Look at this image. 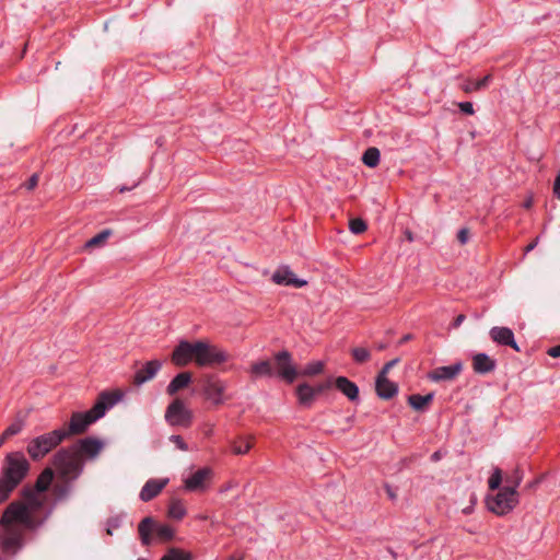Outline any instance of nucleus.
<instances>
[{
  "label": "nucleus",
  "mask_w": 560,
  "mask_h": 560,
  "mask_svg": "<svg viewBox=\"0 0 560 560\" xmlns=\"http://www.w3.org/2000/svg\"><path fill=\"white\" fill-rule=\"evenodd\" d=\"M491 339L501 346H509L515 351L520 352L521 349L514 339V334L509 327H492L490 329Z\"/></svg>",
  "instance_id": "obj_17"
},
{
  "label": "nucleus",
  "mask_w": 560,
  "mask_h": 560,
  "mask_svg": "<svg viewBox=\"0 0 560 560\" xmlns=\"http://www.w3.org/2000/svg\"><path fill=\"white\" fill-rule=\"evenodd\" d=\"M332 385H334V382L328 380L326 382L317 384L316 386H313L315 396H317V395L324 393L325 390L329 389Z\"/></svg>",
  "instance_id": "obj_44"
},
{
  "label": "nucleus",
  "mask_w": 560,
  "mask_h": 560,
  "mask_svg": "<svg viewBox=\"0 0 560 560\" xmlns=\"http://www.w3.org/2000/svg\"><path fill=\"white\" fill-rule=\"evenodd\" d=\"M10 439L8 435H5L4 432L0 435V447L5 443V441Z\"/></svg>",
  "instance_id": "obj_57"
},
{
  "label": "nucleus",
  "mask_w": 560,
  "mask_h": 560,
  "mask_svg": "<svg viewBox=\"0 0 560 560\" xmlns=\"http://www.w3.org/2000/svg\"><path fill=\"white\" fill-rule=\"evenodd\" d=\"M137 185H138V183H136V184H135L133 186H131V187H128V186H120V187L118 188V191H119L120 194H124V192H126V191H130V190H131L132 188H135Z\"/></svg>",
  "instance_id": "obj_51"
},
{
  "label": "nucleus",
  "mask_w": 560,
  "mask_h": 560,
  "mask_svg": "<svg viewBox=\"0 0 560 560\" xmlns=\"http://www.w3.org/2000/svg\"><path fill=\"white\" fill-rule=\"evenodd\" d=\"M352 359L358 364H363L371 359L370 351L364 347H357L351 350Z\"/></svg>",
  "instance_id": "obj_37"
},
{
  "label": "nucleus",
  "mask_w": 560,
  "mask_h": 560,
  "mask_svg": "<svg viewBox=\"0 0 560 560\" xmlns=\"http://www.w3.org/2000/svg\"><path fill=\"white\" fill-rule=\"evenodd\" d=\"M47 517L48 515L35 517L33 513L26 511L24 505L10 503L0 517V526L8 527L9 525L20 524L25 530L36 532L45 524Z\"/></svg>",
  "instance_id": "obj_5"
},
{
  "label": "nucleus",
  "mask_w": 560,
  "mask_h": 560,
  "mask_svg": "<svg viewBox=\"0 0 560 560\" xmlns=\"http://www.w3.org/2000/svg\"><path fill=\"white\" fill-rule=\"evenodd\" d=\"M433 393L427 395L412 394L408 396V404L415 410H423L433 400Z\"/></svg>",
  "instance_id": "obj_29"
},
{
  "label": "nucleus",
  "mask_w": 560,
  "mask_h": 560,
  "mask_svg": "<svg viewBox=\"0 0 560 560\" xmlns=\"http://www.w3.org/2000/svg\"><path fill=\"white\" fill-rule=\"evenodd\" d=\"M375 390L380 398L388 400L398 394V385L387 378V376H376Z\"/></svg>",
  "instance_id": "obj_22"
},
{
  "label": "nucleus",
  "mask_w": 560,
  "mask_h": 560,
  "mask_svg": "<svg viewBox=\"0 0 560 560\" xmlns=\"http://www.w3.org/2000/svg\"><path fill=\"white\" fill-rule=\"evenodd\" d=\"M228 360L229 354L224 350L210 345L207 340H179L171 354V362L177 368L187 366L192 362L199 368L214 366Z\"/></svg>",
  "instance_id": "obj_1"
},
{
  "label": "nucleus",
  "mask_w": 560,
  "mask_h": 560,
  "mask_svg": "<svg viewBox=\"0 0 560 560\" xmlns=\"http://www.w3.org/2000/svg\"><path fill=\"white\" fill-rule=\"evenodd\" d=\"M532 205H533V200H532V199H528V200H526V201L524 202V205H523V206H524V208L529 209V208L532 207Z\"/></svg>",
  "instance_id": "obj_58"
},
{
  "label": "nucleus",
  "mask_w": 560,
  "mask_h": 560,
  "mask_svg": "<svg viewBox=\"0 0 560 560\" xmlns=\"http://www.w3.org/2000/svg\"><path fill=\"white\" fill-rule=\"evenodd\" d=\"M463 512L467 514L469 513V509H465Z\"/></svg>",
  "instance_id": "obj_61"
},
{
  "label": "nucleus",
  "mask_w": 560,
  "mask_h": 560,
  "mask_svg": "<svg viewBox=\"0 0 560 560\" xmlns=\"http://www.w3.org/2000/svg\"><path fill=\"white\" fill-rule=\"evenodd\" d=\"M295 394L298 397V401L301 406L310 408L314 400H315V394L313 386H311L307 383H302L296 386Z\"/></svg>",
  "instance_id": "obj_26"
},
{
  "label": "nucleus",
  "mask_w": 560,
  "mask_h": 560,
  "mask_svg": "<svg viewBox=\"0 0 560 560\" xmlns=\"http://www.w3.org/2000/svg\"><path fill=\"white\" fill-rule=\"evenodd\" d=\"M399 359H393L384 364L377 376H387L389 370L398 363Z\"/></svg>",
  "instance_id": "obj_45"
},
{
  "label": "nucleus",
  "mask_w": 560,
  "mask_h": 560,
  "mask_svg": "<svg viewBox=\"0 0 560 560\" xmlns=\"http://www.w3.org/2000/svg\"><path fill=\"white\" fill-rule=\"evenodd\" d=\"M465 319H466V316H465L464 314H459V315H457V316L454 318L453 323H452V327H453V328H458V327L463 324V322H464Z\"/></svg>",
  "instance_id": "obj_49"
},
{
  "label": "nucleus",
  "mask_w": 560,
  "mask_h": 560,
  "mask_svg": "<svg viewBox=\"0 0 560 560\" xmlns=\"http://www.w3.org/2000/svg\"><path fill=\"white\" fill-rule=\"evenodd\" d=\"M463 365L456 362L452 365L439 366L429 372L428 377L434 382L452 381L460 373Z\"/></svg>",
  "instance_id": "obj_18"
},
{
  "label": "nucleus",
  "mask_w": 560,
  "mask_h": 560,
  "mask_svg": "<svg viewBox=\"0 0 560 560\" xmlns=\"http://www.w3.org/2000/svg\"><path fill=\"white\" fill-rule=\"evenodd\" d=\"M52 480H54V471L51 468L46 467L38 475V477L35 481V485L32 488L36 489L39 492H45L50 487Z\"/></svg>",
  "instance_id": "obj_28"
},
{
  "label": "nucleus",
  "mask_w": 560,
  "mask_h": 560,
  "mask_svg": "<svg viewBox=\"0 0 560 560\" xmlns=\"http://www.w3.org/2000/svg\"><path fill=\"white\" fill-rule=\"evenodd\" d=\"M457 241L459 242L460 245H465L467 244V242L469 241L470 238V231L468 228H462L458 232H457Z\"/></svg>",
  "instance_id": "obj_41"
},
{
  "label": "nucleus",
  "mask_w": 560,
  "mask_h": 560,
  "mask_svg": "<svg viewBox=\"0 0 560 560\" xmlns=\"http://www.w3.org/2000/svg\"><path fill=\"white\" fill-rule=\"evenodd\" d=\"M411 339H412V335L411 334H407V335L401 337L399 343L402 345V343H405V342H407V341H409Z\"/></svg>",
  "instance_id": "obj_54"
},
{
  "label": "nucleus",
  "mask_w": 560,
  "mask_h": 560,
  "mask_svg": "<svg viewBox=\"0 0 560 560\" xmlns=\"http://www.w3.org/2000/svg\"><path fill=\"white\" fill-rule=\"evenodd\" d=\"M120 526V521L117 517H112L107 521V534L112 535L113 529H116Z\"/></svg>",
  "instance_id": "obj_47"
},
{
  "label": "nucleus",
  "mask_w": 560,
  "mask_h": 560,
  "mask_svg": "<svg viewBox=\"0 0 560 560\" xmlns=\"http://www.w3.org/2000/svg\"><path fill=\"white\" fill-rule=\"evenodd\" d=\"M124 393L120 389L103 390L90 410L72 412L68 429H63L66 439L85 433L89 427L104 417L106 411L116 405Z\"/></svg>",
  "instance_id": "obj_2"
},
{
  "label": "nucleus",
  "mask_w": 560,
  "mask_h": 560,
  "mask_svg": "<svg viewBox=\"0 0 560 560\" xmlns=\"http://www.w3.org/2000/svg\"><path fill=\"white\" fill-rule=\"evenodd\" d=\"M163 560H192V556L180 548L172 547L163 556Z\"/></svg>",
  "instance_id": "obj_34"
},
{
  "label": "nucleus",
  "mask_w": 560,
  "mask_h": 560,
  "mask_svg": "<svg viewBox=\"0 0 560 560\" xmlns=\"http://www.w3.org/2000/svg\"><path fill=\"white\" fill-rule=\"evenodd\" d=\"M162 368V362L160 360H151L145 362L142 368L136 371L132 378V384L136 386H140L145 382L151 381L158 372Z\"/></svg>",
  "instance_id": "obj_14"
},
{
  "label": "nucleus",
  "mask_w": 560,
  "mask_h": 560,
  "mask_svg": "<svg viewBox=\"0 0 560 560\" xmlns=\"http://www.w3.org/2000/svg\"><path fill=\"white\" fill-rule=\"evenodd\" d=\"M380 150L375 147L368 148L362 156V162L369 167H376L380 164Z\"/></svg>",
  "instance_id": "obj_32"
},
{
  "label": "nucleus",
  "mask_w": 560,
  "mask_h": 560,
  "mask_svg": "<svg viewBox=\"0 0 560 560\" xmlns=\"http://www.w3.org/2000/svg\"><path fill=\"white\" fill-rule=\"evenodd\" d=\"M375 348H376L378 351L385 350V349L387 348V343H384V342L376 343V345H375Z\"/></svg>",
  "instance_id": "obj_56"
},
{
  "label": "nucleus",
  "mask_w": 560,
  "mask_h": 560,
  "mask_svg": "<svg viewBox=\"0 0 560 560\" xmlns=\"http://www.w3.org/2000/svg\"><path fill=\"white\" fill-rule=\"evenodd\" d=\"M349 230L353 234H362L368 230L366 222L361 218L351 219L349 221Z\"/></svg>",
  "instance_id": "obj_39"
},
{
  "label": "nucleus",
  "mask_w": 560,
  "mask_h": 560,
  "mask_svg": "<svg viewBox=\"0 0 560 560\" xmlns=\"http://www.w3.org/2000/svg\"><path fill=\"white\" fill-rule=\"evenodd\" d=\"M492 80V75L489 73L485 75L483 78L477 80L476 82H468L462 86V90L465 93H472L475 91L483 90L488 86L490 81Z\"/></svg>",
  "instance_id": "obj_31"
},
{
  "label": "nucleus",
  "mask_w": 560,
  "mask_h": 560,
  "mask_svg": "<svg viewBox=\"0 0 560 560\" xmlns=\"http://www.w3.org/2000/svg\"><path fill=\"white\" fill-rule=\"evenodd\" d=\"M272 281L280 285H291L294 288H303L307 284L306 280L296 278L287 266L280 267L273 272Z\"/></svg>",
  "instance_id": "obj_16"
},
{
  "label": "nucleus",
  "mask_w": 560,
  "mask_h": 560,
  "mask_svg": "<svg viewBox=\"0 0 560 560\" xmlns=\"http://www.w3.org/2000/svg\"><path fill=\"white\" fill-rule=\"evenodd\" d=\"M520 503V494L512 488H501L495 495L487 497V509L498 516L512 512Z\"/></svg>",
  "instance_id": "obj_8"
},
{
  "label": "nucleus",
  "mask_w": 560,
  "mask_h": 560,
  "mask_svg": "<svg viewBox=\"0 0 560 560\" xmlns=\"http://www.w3.org/2000/svg\"><path fill=\"white\" fill-rule=\"evenodd\" d=\"M66 440L63 428L31 439L26 452L33 462H39Z\"/></svg>",
  "instance_id": "obj_6"
},
{
  "label": "nucleus",
  "mask_w": 560,
  "mask_h": 560,
  "mask_svg": "<svg viewBox=\"0 0 560 560\" xmlns=\"http://www.w3.org/2000/svg\"><path fill=\"white\" fill-rule=\"evenodd\" d=\"M51 464L66 481L77 480L85 466L71 444L58 450L51 458Z\"/></svg>",
  "instance_id": "obj_4"
},
{
  "label": "nucleus",
  "mask_w": 560,
  "mask_h": 560,
  "mask_svg": "<svg viewBox=\"0 0 560 560\" xmlns=\"http://www.w3.org/2000/svg\"><path fill=\"white\" fill-rule=\"evenodd\" d=\"M168 479H149L140 491V500L149 502L158 497L161 491L166 487Z\"/></svg>",
  "instance_id": "obj_21"
},
{
  "label": "nucleus",
  "mask_w": 560,
  "mask_h": 560,
  "mask_svg": "<svg viewBox=\"0 0 560 560\" xmlns=\"http://www.w3.org/2000/svg\"><path fill=\"white\" fill-rule=\"evenodd\" d=\"M497 366L495 360L486 353H477L472 357V370L478 374H487L494 371Z\"/></svg>",
  "instance_id": "obj_23"
},
{
  "label": "nucleus",
  "mask_w": 560,
  "mask_h": 560,
  "mask_svg": "<svg viewBox=\"0 0 560 560\" xmlns=\"http://www.w3.org/2000/svg\"><path fill=\"white\" fill-rule=\"evenodd\" d=\"M249 377L252 381L259 378H272L276 376L273 364L270 360H260L253 362L248 370Z\"/></svg>",
  "instance_id": "obj_19"
},
{
  "label": "nucleus",
  "mask_w": 560,
  "mask_h": 560,
  "mask_svg": "<svg viewBox=\"0 0 560 560\" xmlns=\"http://www.w3.org/2000/svg\"><path fill=\"white\" fill-rule=\"evenodd\" d=\"M334 386L342 393L350 401L355 402L360 399L358 385L346 376H337L334 380Z\"/></svg>",
  "instance_id": "obj_20"
},
{
  "label": "nucleus",
  "mask_w": 560,
  "mask_h": 560,
  "mask_svg": "<svg viewBox=\"0 0 560 560\" xmlns=\"http://www.w3.org/2000/svg\"><path fill=\"white\" fill-rule=\"evenodd\" d=\"M537 245V241H534L532 243H529L526 247H525V253H528L530 250H533Z\"/></svg>",
  "instance_id": "obj_53"
},
{
  "label": "nucleus",
  "mask_w": 560,
  "mask_h": 560,
  "mask_svg": "<svg viewBox=\"0 0 560 560\" xmlns=\"http://www.w3.org/2000/svg\"><path fill=\"white\" fill-rule=\"evenodd\" d=\"M192 381V374L188 371L180 372L174 376L166 387V393L170 396L176 395L179 390L188 387Z\"/></svg>",
  "instance_id": "obj_24"
},
{
  "label": "nucleus",
  "mask_w": 560,
  "mask_h": 560,
  "mask_svg": "<svg viewBox=\"0 0 560 560\" xmlns=\"http://www.w3.org/2000/svg\"><path fill=\"white\" fill-rule=\"evenodd\" d=\"M457 106L459 110L465 115L470 116L475 114L474 105L471 102H459L457 103Z\"/></svg>",
  "instance_id": "obj_43"
},
{
  "label": "nucleus",
  "mask_w": 560,
  "mask_h": 560,
  "mask_svg": "<svg viewBox=\"0 0 560 560\" xmlns=\"http://www.w3.org/2000/svg\"><path fill=\"white\" fill-rule=\"evenodd\" d=\"M160 560H163V557Z\"/></svg>",
  "instance_id": "obj_62"
},
{
  "label": "nucleus",
  "mask_w": 560,
  "mask_h": 560,
  "mask_svg": "<svg viewBox=\"0 0 560 560\" xmlns=\"http://www.w3.org/2000/svg\"><path fill=\"white\" fill-rule=\"evenodd\" d=\"M547 353L552 358H560V345L549 348Z\"/></svg>",
  "instance_id": "obj_50"
},
{
  "label": "nucleus",
  "mask_w": 560,
  "mask_h": 560,
  "mask_svg": "<svg viewBox=\"0 0 560 560\" xmlns=\"http://www.w3.org/2000/svg\"><path fill=\"white\" fill-rule=\"evenodd\" d=\"M386 492H387V494H388L390 500H395L396 499V493L392 490V488L388 485H386Z\"/></svg>",
  "instance_id": "obj_52"
},
{
  "label": "nucleus",
  "mask_w": 560,
  "mask_h": 560,
  "mask_svg": "<svg viewBox=\"0 0 560 560\" xmlns=\"http://www.w3.org/2000/svg\"><path fill=\"white\" fill-rule=\"evenodd\" d=\"M31 464L21 451L8 453L0 471V504L9 500L12 492L27 477Z\"/></svg>",
  "instance_id": "obj_3"
},
{
  "label": "nucleus",
  "mask_w": 560,
  "mask_h": 560,
  "mask_svg": "<svg viewBox=\"0 0 560 560\" xmlns=\"http://www.w3.org/2000/svg\"><path fill=\"white\" fill-rule=\"evenodd\" d=\"M165 420L172 427L189 428L192 424L194 413L186 408L182 399L175 398L166 407Z\"/></svg>",
  "instance_id": "obj_9"
},
{
  "label": "nucleus",
  "mask_w": 560,
  "mask_h": 560,
  "mask_svg": "<svg viewBox=\"0 0 560 560\" xmlns=\"http://www.w3.org/2000/svg\"><path fill=\"white\" fill-rule=\"evenodd\" d=\"M71 445L74 447L84 464L86 462L95 460L105 446L104 442L95 436L79 439Z\"/></svg>",
  "instance_id": "obj_12"
},
{
  "label": "nucleus",
  "mask_w": 560,
  "mask_h": 560,
  "mask_svg": "<svg viewBox=\"0 0 560 560\" xmlns=\"http://www.w3.org/2000/svg\"><path fill=\"white\" fill-rule=\"evenodd\" d=\"M110 234H112L110 230H103L102 232L97 233L95 236L90 238L85 243L84 247L85 248H94V247L102 246L105 244V242L107 241V238Z\"/></svg>",
  "instance_id": "obj_36"
},
{
  "label": "nucleus",
  "mask_w": 560,
  "mask_h": 560,
  "mask_svg": "<svg viewBox=\"0 0 560 560\" xmlns=\"http://www.w3.org/2000/svg\"><path fill=\"white\" fill-rule=\"evenodd\" d=\"M202 394L207 400L213 405H222L224 402L223 394L225 392V383L214 374L206 375L201 380Z\"/></svg>",
  "instance_id": "obj_13"
},
{
  "label": "nucleus",
  "mask_w": 560,
  "mask_h": 560,
  "mask_svg": "<svg viewBox=\"0 0 560 560\" xmlns=\"http://www.w3.org/2000/svg\"><path fill=\"white\" fill-rule=\"evenodd\" d=\"M502 483V470L500 468H494L491 476L488 479V487L490 490L501 489L500 486Z\"/></svg>",
  "instance_id": "obj_38"
},
{
  "label": "nucleus",
  "mask_w": 560,
  "mask_h": 560,
  "mask_svg": "<svg viewBox=\"0 0 560 560\" xmlns=\"http://www.w3.org/2000/svg\"><path fill=\"white\" fill-rule=\"evenodd\" d=\"M152 532H155L156 538L162 542L173 540L175 530L167 524H156L153 517H144L138 525L139 538L142 546L148 547L152 544Z\"/></svg>",
  "instance_id": "obj_7"
},
{
  "label": "nucleus",
  "mask_w": 560,
  "mask_h": 560,
  "mask_svg": "<svg viewBox=\"0 0 560 560\" xmlns=\"http://www.w3.org/2000/svg\"><path fill=\"white\" fill-rule=\"evenodd\" d=\"M170 441L173 442L180 451H188V445L180 435H171Z\"/></svg>",
  "instance_id": "obj_42"
},
{
  "label": "nucleus",
  "mask_w": 560,
  "mask_h": 560,
  "mask_svg": "<svg viewBox=\"0 0 560 560\" xmlns=\"http://www.w3.org/2000/svg\"><path fill=\"white\" fill-rule=\"evenodd\" d=\"M211 474L209 468H200L185 480V488L188 491L203 489L206 478Z\"/></svg>",
  "instance_id": "obj_25"
},
{
  "label": "nucleus",
  "mask_w": 560,
  "mask_h": 560,
  "mask_svg": "<svg viewBox=\"0 0 560 560\" xmlns=\"http://www.w3.org/2000/svg\"><path fill=\"white\" fill-rule=\"evenodd\" d=\"M4 533L0 534V549L5 556L18 555L25 546V535L21 528L13 525L2 527Z\"/></svg>",
  "instance_id": "obj_10"
},
{
  "label": "nucleus",
  "mask_w": 560,
  "mask_h": 560,
  "mask_svg": "<svg viewBox=\"0 0 560 560\" xmlns=\"http://www.w3.org/2000/svg\"><path fill=\"white\" fill-rule=\"evenodd\" d=\"M24 423L22 420L12 422L3 432L9 438L19 434L23 430Z\"/></svg>",
  "instance_id": "obj_40"
},
{
  "label": "nucleus",
  "mask_w": 560,
  "mask_h": 560,
  "mask_svg": "<svg viewBox=\"0 0 560 560\" xmlns=\"http://www.w3.org/2000/svg\"><path fill=\"white\" fill-rule=\"evenodd\" d=\"M553 195L560 199V172L556 176L555 183H553Z\"/></svg>",
  "instance_id": "obj_48"
},
{
  "label": "nucleus",
  "mask_w": 560,
  "mask_h": 560,
  "mask_svg": "<svg viewBox=\"0 0 560 560\" xmlns=\"http://www.w3.org/2000/svg\"><path fill=\"white\" fill-rule=\"evenodd\" d=\"M324 371V363L322 361H313L307 363L304 369L299 372L301 376H315Z\"/></svg>",
  "instance_id": "obj_35"
},
{
  "label": "nucleus",
  "mask_w": 560,
  "mask_h": 560,
  "mask_svg": "<svg viewBox=\"0 0 560 560\" xmlns=\"http://www.w3.org/2000/svg\"><path fill=\"white\" fill-rule=\"evenodd\" d=\"M38 493L40 492L32 488L31 486H25L21 490L22 500H15L12 501L11 503H20L26 508V511H28V513H33L35 511L40 510L44 505V502L43 500L39 499Z\"/></svg>",
  "instance_id": "obj_15"
},
{
  "label": "nucleus",
  "mask_w": 560,
  "mask_h": 560,
  "mask_svg": "<svg viewBox=\"0 0 560 560\" xmlns=\"http://www.w3.org/2000/svg\"><path fill=\"white\" fill-rule=\"evenodd\" d=\"M186 513V508L184 506L180 500L174 499L171 501L167 510L168 517L182 521L185 517Z\"/></svg>",
  "instance_id": "obj_30"
},
{
  "label": "nucleus",
  "mask_w": 560,
  "mask_h": 560,
  "mask_svg": "<svg viewBox=\"0 0 560 560\" xmlns=\"http://www.w3.org/2000/svg\"><path fill=\"white\" fill-rule=\"evenodd\" d=\"M441 458V453L439 451L434 452L432 455H431V460L432 462H438L440 460Z\"/></svg>",
  "instance_id": "obj_55"
},
{
  "label": "nucleus",
  "mask_w": 560,
  "mask_h": 560,
  "mask_svg": "<svg viewBox=\"0 0 560 560\" xmlns=\"http://www.w3.org/2000/svg\"><path fill=\"white\" fill-rule=\"evenodd\" d=\"M254 446V438L252 435L238 436L231 444V451L234 455H245Z\"/></svg>",
  "instance_id": "obj_27"
},
{
  "label": "nucleus",
  "mask_w": 560,
  "mask_h": 560,
  "mask_svg": "<svg viewBox=\"0 0 560 560\" xmlns=\"http://www.w3.org/2000/svg\"><path fill=\"white\" fill-rule=\"evenodd\" d=\"M406 234H407V238H408L409 241H412V234H411V232H407Z\"/></svg>",
  "instance_id": "obj_59"
},
{
  "label": "nucleus",
  "mask_w": 560,
  "mask_h": 560,
  "mask_svg": "<svg viewBox=\"0 0 560 560\" xmlns=\"http://www.w3.org/2000/svg\"><path fill=\"white\" fill-rule=\"evenodd\" d=\"M276 376L288 384H292L299 376L292 354L288 350H281L273 354Z\"/></svg>",
  "instance_id": "obj_11"
},
{
  "label": "nucleus",
  "mask_w": 560,
  "mask_h": 560,
  "mask_svg": "<svg viewBox=\"0 0 560 560\" xmlns=\"http://www.w3.org/2000/svg\"><path fill=\"white\" fill-rule=\"evenodd\" d=\"M139 560H144V559H139Z\"/></svg>",
  "instance_id": "obj_63"
},
{
  "label": "nucleus",
  "mask_w": 560,
  "mask_h": 560,
  "mask_svg": "<svg viewBox=\"0 0 560 560\" xmlns=\"http://www.w3.org/2000/svg\"><path fill=\"white\" fill-rule=\"evenodd\" d=\"M212 433V428L207 429L206 434L210 435Z\"/></svg>",
  "instance_id": "obj_60"
},
{
  "label": "nucleus",
  "mask_w": 560,
  "mask_h": 560,
  "mask_svg": "<svg viewBox=\"0 0 560 560\" xmlns=\"http://www.w3.org/2000/svg\"><path fill=\"white\" fill-rule=\"evenodd\" d=\"M38 174H33L24 184L27 190H33L38 185Z\"/></svg>",
  "instance_id": "obj_46"
},
{
  "label": "nucleus",
  "mask_w": 560,
  "mask_h": 560,
  "mask_svg": "<svg viewBox=\"0 0 560 560\" xmlns=\"http://www.w3.org/2000/svg\"><path fill=\"white\" fill-rule=\"evenodd\" d=\"M522 480L523 470L520 467H516L511 475L505 477L506 485L503 488H512L513 491H517Z\"/></svg>",
  "instance_id": "obj_33"
}]
</instances>
